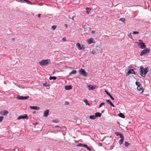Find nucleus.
Segmentation results:
<instances>
[{
  "mask_svg": "<svg viewBox=\"0 0 151 151\" xmlns=\"http://www.w3.org/2000/svg\"><path fill=\"white\" fill-rule=\"evenodd\" d=\"M52 122L55 123H58L59 122V121L58 119H56L53 120Z\"/></svg>",
  "mask_w": 151,
  "mask_h": 151,
  "instance_id": "30",
  "label": "nucleus"
},
{
  "mask_svg": "<svg viewBox=\"0 0 151 151\" xmlns=\"http://www.w3.org/2000/svg\"><path fill=\"white\" fill-rule=\"evenodd\" d=\"M85 148H86L89 151H91L90 148L88 147L87 145H86V146L85 147Z\"/></svg>",
  "mask_w": 151,
  "mask_h": 151,
  "instance_id": "31",
  "label": "nucleus"
},
{
  "mask_svg": "<svg viewBox=\"0 0 151 151\" xmlns=\"http://www.w3.org/2000/svg\"><path fill=\"white\" fill-rule=\"evenodd\" d=\"M29 108L32 109L39 110L40 108L39 107L37 106H30Z\"/></svg>",
  "mask_w": 151,
  "mask_h": 151,
  "instance_id": "10",
  "label": "nucleus"
},
{
  "mask_svg": "<svg viewBox=\"0 0 151 151\" xmlns=\"http://www.w3.org/2000/svg\"><path fill=\"white\" fill-rule=\"evenodd\" d=\"M49 110H47L44 112V116L45 117L47 116L49 114Z\"/></svg>",
  "mask_w": 151,
  "mask_h": 151,
  "instance_id": "11",
  "label": "nucleus"
},
{
  "mask_svg": "<svg viewBox=\"0 0 151 151\" xmlns=\"http://www.w3.org/2000/svg\"><path fill=\"white\" fill-rule=\"evenodd\" d=\"M91 9L89 7H86V12L87 14H89Z\"/></svg>",
  "mask_w": 151,
  "mask_h": 151,
  "instance_id": "20",
  "label": "nucleus"
},
{
  "mask_svg": "<svg viewBox=\"0 0 151 151\" xmlns=\"http://www.w3.org/2000/svg\"><path fill=\"white\" fill-rule=\"evenodd\" d=\"M115 134L116 136H117L119 135L120 134L119 133L117 132H115Z\"/></svg>",
  "mask_w": 151,
  "mask_h": 151,
  "instance_id": "40",
  "label": "nucleus"
},
{
  "mask_svg": "<svg viewBox=\"0 0 151 151\" xmlns=\"http://www.w3.org/2000/svg\"><path fill=\"white\" fill-rule=\"evenodd\" d=\"M28 119V118L27 115L26 114H24L23 115H22L19 116L17 118L18 119Z\"/></svg>",
  "mask_w": 151,
  "mask_h": 151,
  "instance_id": "6",
  "label": "nucleus"
},
{
  "mask_svg": "<svg viewBox=\"0 0 151 151\" xmlns=\"http://www.w3.org/2000/svg\"><path fill=\"white\" fill-rule=\"evenodd\" d=\"M135 84L137 86H141L140 83L139 82H138L137 81L136 82Z\"/></svg>",
  "mask_w": 151,
  "mask_h": 151,
  "instance_id": "28",
  "label": "nucleus"
},
{
  "mask_svg": "<svg viewBox=\"0 0 151 151\" xmlns=\"http://www.w3.org/2000/svg\"><path fill=\"white\" fill-rule=\"evenodd\" d=\"M50 63V60L48 59L46 60H43L39 63L41 66L47 65Z\"/></svg>",
  "mask_w": 151,
  "mask_h": 151,
  "instance_id": "2",
  "label": "nucleus"
},
{
  "mask_svg": "<svg viewBox=\"0 0 151 151\" xmlns=\"http://www.w3.org/2000/svg\"><path fill=\"white\" fill-rule=\"evenodd\" d=\"M76 45L78 49L79 50H81L84 49L83 46L79 43H77Z\"/></svg>",
  "mask_w": 151,
  "mask_h": 151,
  "instance_id": "7",
  "label": "nucleus"
},
{
  "mask_svg": "<svg viewBox=\"0 0 151 151\" xmlns=\"http://www.w3.org/2000/svg\"><path fill=\"white\" fill-rule=\"evenodd\" d=\"M125 146L126 147H128L129 145V143H128L127 142L125 141Z\"/></svg>",
  "mask_w": 151,
  "mask_h": 151,
  "instance_id": "29",
  "label": "nucleus"
},
{
  "mask_svg": "<svg viewBox=\"0 0 151 151\" xmlns=\"http://www.w3.org/2000/svg\"><path fill=\"white\" fill-rule=\"evenodd\" d=\"M62 40H63L64 41H65L66 40V39L64 37L62 39Z\"/></svg>",
  "mask_w": 151,
  "mask_h": 151,
  "instance_id": "44",
  "label": "nucleus"
},
{
  "mask_svg": "<svg viewBox=\"0 0 151 151\" xmlns=\"http://www.w3.org/2000/svg\"><path fill=\"white\" fill-rule=\"evenodd\" d=\"M120 20L122 21V22H123L124 23H125V20L124 18H120Z\"/></svg>",
  "mask_w": 151,
  "mask_h": 151,
  "instance_id": "32",
  "label": "nucleus"
},
{
  "mask_svg": "<svg viewBox=\"0 0 151 151\" xmlns=\"http://www.w3.org/2000/svg\"><path fill=\"white\" fill-rule=\"evenodd\" d=\"M130 73L135 74V72L133 69H131L129 70Z\"/></svg>",
  "mask_w": 151,
  "mask_h": 151,
  "instance_id": "26",
  "label": "nucleus"
},
{
  "mask_svg": "<svg viewBox=\"0 0 151 151\" xmlns=\"http://www.w3.org/2000/svg\"><path fill=\"white\" fill-rule=\"evenodd\" d=\"M72 89V86L71 85L65 86V89L66 90H69Z\"/></svg>",
  "mask_w": 151,
  "mask_h": 151,
  "instance_id": "12",
  "label": "nucleus"
},
{
  "mask_svg": "<svg viewBox=\"0 0 151 151\" xmlns=\"http://www.w3.org/2000/svg\"><path fill=\"white\" fill-rule=\"evenodd\" d=\"M56 77L55 76H50L49 79L50 80H55L56 79Z\"/></svg>",
  "mask_w": 151,
  "mask_h": 151,
  "instance_id": "23",
  "label": "nucleus"
},
{
  "mask_svg": "<svg viewBox=\"0 0 151 151\" xmlns=\"http://www.w3.org/2000/svg\"><path fill=\"white\" fill-rule=\"evenodd\" d=\"M137 89L139 91H141V93H142L143 91V88H142V87L141 86H137Z\"/></svg>",
  "mask_w": 151,
  "mask_h": 151,
  "instance_id": "15",
  "label": "nucleus"
},
{
  "mask_svg": "<svg viewBox=\"0 0 151 151\" xmlns=\"http://www.w3.org/2000/svg\"><path fill=\"white\" fill-rule=\"evenodd\" d=\"M86 41L88 44H90L93 42V39L92 38H90L89 39L87 40Z\"/></svg>",
  "mask_w": 151,
  "mask_h": 151,
  "instance_id": "13",
  "label": "nucleus"
},
{
  "mask_svg": "<svg viewBox=\"0 0 151 151\" xmlns=\"http://www.w3.org/2000/svg\"><path fill=\"white\" fill-rule=\"evenodd\" d=\"M79 72L80 74L85 77L87 76V73L84 69H83V68H81L79 70Z\"/></svg>",
  "mask_w": 151,
  "mask_h": 151,
  "instance_id": "4",
  "label": "nucleus"
},
{
  "mask_svg": "<svg viewBox=\"0 0 151 151\" xmlns=\"http://www.w3.org/2000/svg\"><path fill=\"white\" fill-rule=\"evenodd\" d=\"M106 101L109 103L112 107H114V105L109 100H106Z\"/></svg>",
  "mask_w": 151,
  "mask_h": 151,
  "instance_id": "17",
  "label": "nucleus"
},
{
  "mask_svg": "<svg viewBox=\"0 0 151 151\" xmlns=\"http://www.w3.org/2000/svg\"><path fill=\"white\" fill-rule=\"evenodd\" d=\"M74 16H73V17H72V20H73V21H74Z\"/></svg>",
  "mask_w": 151,
  "mask_h": 151,
  "instance_id": "46",
  "label": "nucleus"
},
{
  "mask_svg": "<svg viewBox=\"0 0 151 151\" xmlns=\"http://www.w3.org/2000/svg\"><path fill=\"white\" fill-rule=\"evenodd\" d=\"M86 145V144H82V143H79L77 146H78L82 147H85Z\"/></svg>",
  "mask_w": 151,
  "mask_h": 151,
  "instance_id": "19",
  "label": "nucleus"
},
{
  "mask_svg": "<svg viewBox=\"0 0 151 151\" xmlns=\"http://www.w3.org/2000/svg\"><path fill=\"white\" fill-rule=\"evenodd\" d=\"M8 112L6 110L2 111L0 112V114L3 115H6L8 114Z\"/></svg>",
  "mask_w": 151,
  "mask_h": 151,
  "instance_id": "14",
  "label": "nucleus"
},
{
  "mask_svg": "<svg viewBox=\"0 0 151 151\" xmlns=\"http://www.w3.org/2000/svg\"><path fill=\"white\" fill-rule=\"evenodd\" d=\"M150 50L146 48L141 51L140 54V55L142 56L146 55L147 53L150 52Z\"/></svg>",
  "mask_w": 151,
  "mask_h": 151,
  "instance_id": "3",
  "label": "nucleus"
},
{
  "mask_svg": "<svg viewBox=\"0 0 151 151\" xmlns=\"http://www.w3.org/2000/svg\"><path fill=\"white\" fill-rule=\"evenodd\" d=\"M129 37L131 38V39H132V35H131V33H130L128 35Z\"/></svg>",
  "mask_w": 151,
  "mask_h": 151,
  "instance_id": "38",
  "label": "nucleus"
},
{
  "mask_svg": "<svg viewBox=\"0 0 151 151\" xmlns=\"http://www.w3.org/2000/svg\"><path fill=\"white\" fill-rule=\"evenodd\" d=\"M4 117L2 116H0V122H1L3 120Z\"/></svg>",
  "mask_w": 151,
  "mask_h": 151,
  "instance_id": "39",
  "label": "nucleus"
},
{
  "mask_svg": "<svg viewBox=\"0 0 151 151\" xmlns=\"http://www.w3.org/2000/svg\"><path fill=\"white\" fill-rule=\"evenodd\" d=\"M119 135L121 139H124L123 136L122 134H120Z\"/></svg>",
  "mask_w": 151,
  "mask_h": 151,
  "instance_id": "41",
  "label": "nucleus"
},
{
  "mask_svg": "<svg viewBox=\"0 0 151 151\" xmlns=\"http://www.w3.org/2000/svg\"><path fill=\"white\" fill-rule=\"evenodd\" d=\"M40 16H41V14H39L38 15V16L39 18H40Z\"/></svg>",
  "mask_w": 151,
  "mask_h": 151,
  "instance_id": "45",
  "label": "nucleus"
},
{
  "mask_svg": "<svg viewBox=\"0 0 151 151\" xmlns=\"http://www.w3.org/2000/svg\"><path fill=\"white\" fill-rule=\"evenodd\" d=\"M130 72H129V71H128V72H127V74H126V76H128L129 75V74H130Z\"/></svg>",
  "mask_w": 151,
  "mask_h": 151,
  "instance_id": "43",
  "label": "nucleus"
},
{
  "mask_svg": "<svg viewBox=\"0 0 151 151\" xmlns=\"http://www.w3.org/2000/svg\"><path fill=\"white\" fill-rule=\"evenodd\" d=\"M105 104L104 103L102 102L101 103V104H100V105L99 106V108H100L101 107H102V105H104Z\"/></svg>",
  "mask_w": 151,
  "mask_h": 151,
  "instance_id": "35",
  "label": "nucleus"
},
{
  "mask_svg": "<svg viewBox=\"0 0 151 151\" xmlns=\"http://www.w3.org/2000/svg\"><path fill=\"white\" fill-rule=\"evenodd\" d=\"M91 53L94 55L96 53V51L95 50H93L91 52Z\"/></svg>",
  "mask_w": 151,
  "mask_h": 151,
  "instance_id": "37",
  "label": "nucleus"
},
{
  "mask_svg": "<svg viewBox=\"0 0 151 151\" xmlns=\"http://www.w3.org/2000/svg\"><path fill=\"white\" fill-rule=\"evenodd\" d=\"M124 141V139H121L119 141V143L120 144H122Z\"/></svg>",
  "mask_w": 151,
  "mask_h": 151,
  "instance_id": "27",
  "label": "nucleus"
},
{
  "mask_svg": "<svg viewBox=\"0 0 151 151\" xmlns=\"http://www.w3.org/2000/svg\"><path fill=\"white\" fill-rule=\"evenodd\" d=\"M137 45L141 49H143L146 47V45H145V43H139V44Z\"/></svg>",
  "mask_w": 151,
  "mask_h": 151,
  "instance_id": "5",
  "label": "nucleus"
},
{
  "mask_svg": "<svg viewBox=\"0 0 151 151\" xmlns=\"http://www.w3.org/2000/svg\"><path fill=\"white\" fill-rule=\"evenodd\" d=\"M119 116L122 118H124L125 117L124 115L122 113H119Z\"/></svg>",
  "mask_w": 151,
  "mask_h": 151,
  "instance_id": "21",
  "label": "nucleus"
},
{
  "mask_svg": "<svg viewBox=\"0 0 151 151\" xmlns=\"http://www.w3.org/2000/svg\"><path fill=\"white\" fill-rule=\"evenodd\" d=\"M94 32L93 31H92V33L94 34Z\"/></svg>",
  "mask_w": 151,
  "mask_h": 151,
  "instance_id": "47",
  "label": "nucleus"
},
{
  "mask_svg": "<svg viewBox=\"0 0 151 151\" xmlns=\"http://www.w3.org/2000/svg\"><path fill=\"white\" fill-rule=\"evenodd\" d=\"M77 71L76 70H74L71 71L70 73V75H71L72 74H75L76 73Z\"/></svg>",
  "mask_w": 151,
  "mask_h": 151,
  "instance_id": "25",
  "label": "nucleus"
},
{
  "mask_svg": "<svg viewBox=\"0 0 151 151\" xmlns=\"http://www.w3.org/2000/svg\"><path fill=\"white\" fill-rule=\"evenodd\" d=\"M95 116L96 117H100L101 116V114L98 112L95 113Z\"/></svg>",
  "mask_w": 151,
  "mask_h": 151,
  "instance_id": "18",
  "label": "nucleus"
},
{
  "mask_svg": "<svg viewBox=\"0 0 151 151\" xmlns=\"http://www.w3.org/2000/svg\"><path fill=\"white\" fill-rule=\"evenodd\" d=\"M57 27V26L56 25H53L52 27V29L53 30L55 29Z\"/></svg>",
  "mask_w": 151,
  "mask_h": 151,
  "instance_id": "34",
  "label": "nucleus"
},
{
  "mask_svg": "<svg viewBox=\"0 0 151 151\" xmlns=\"http://www.w3.org/2000/svg\"><path fill=\"white\" fill-rule=\"evenodd\" d=\"M12 40H13V41H14V38H12Z\"/></svg>",
  "mask_w": 151,
  "mask_h": 151,
  "instance_id": "48",
  "label": "nucleus"
},
{
  "mask_svg": "<svg viewBox=\"0 0 151 151\" xmlns=\"http://www.w3.org/2000/svg\"><path fill=\"white\" fill-rule=\"evenodd\" d=\"M105 92H106V93L108 95L110 98L113 100H114V98L106 90H105Z\"/></svg>",
  "mask_w": 151,
  "mask_h": 151,
  "instance_id": "16",
  "label": "nucleus"
},
{
  "mask_svg": "<svg viewBox=\"0 0 151 151\" xmlns=\"http://www.w3.org/2000/svg\"><path fill=\"white\" fill-rule=\"evenodd\" d=\"M83 101L86 103V105H88L89 106H90V104L88 102V100L87 99H85L83 100Z\"/></svg>",
  "mask_w": 151,
  "mask_h": 151,
  "instance_id": "24",
  "label": "nucleus"
},
{
  "mask_svg": "<svg viewBox=\"0 0 151 151\" xmlns=\"http://www.w3.org/2000/svg\"><path fill=\"white\" fill-rule=\"evenodd\" d=\"M89 118L91 119H96V117L95 115H91V116H90Z\"/></svg>",
  "mask_w": 151,
  "mask_h": 151,
  "instance_id": "22",
  "label": "nucleus"
},
{
  "mask_svg": "<svg viewBox=\"0 0 151 151\" xmlns=\"http://www.w3.org/2000/svg\"><path fill=\"white\" fill-rule=\"evenodd\" d=\"M149 70V69L148 68H146L144 69L143 67H140L139 68L140 74L142 76L145 77L146 74L147 73Z\"/></svg>",
  "mask_w": 151,
  "mask_h": 151,
  "instance_id": "1",
  "label": "nucleus"
},
{
  "mask_svg": "<svg viewBox=\"0 0 151 151\" xmlns=\"http://www.w3.org/2000/svg\"><path fill=\"white\" fill-rule=\"evenodd\" d=\"M27 1L28 2L27 3V4H32V3L30 1H28L27 0V1Z\"/></svg>",
  "mask_w": 151,
  "mask_h": 151,
  "instance_id": "42",
  "label": "nucleus"
},
{
  "mask_svg": "<svg viewBox=\"0 0 151 151\" xmlns=\"http://www.w3.org/2000/svg\"><path fill=\"white\" fill-rule=\"evenodd\" d=\"M139 43H144V42H143L142 40H139V42H137V44H139Z\"/></svg>",
  "mask_w": 151,
  "mask_h": 151,
  "instance_id": "33",
  "label": "nucleus"
},
{
  "mask_svg": "<svg viewBox=\"0 0 151 151\" xmlns=\"http://www.w3.org/2000/svg\"><path fill=\"white\" fill-rule=\"evenodd\" d=\"M88 89L89 90H93L96 88L95 86H93L92 85H90L87 86Z\"/></svg>",
  "mask_w": 151,
  "mask_h": 151,
  "instance_id": "9",
  "label": "nucleus"
},
{
  "mask_svg": "<svg viewBox=\"0 0 151 151\" xmlns=\"http://www.w3.org/2000/svg\"><path fill=\"white\" fill-rule=\"evenodd\" d=\"M43 85V86H46L45 84V83H44Z\"/></svg>",
  "mask_w": 151,
  "mask_h": 151,
  "instance_id": "49",
  "label": "nucleus"
},
{
  "mask_svg": "<svg viewBox=\"0 0 151 151\" xmlns=\"http://www.w3.org/2000/svg\"><path fill=\"white\" fill-rule=\"evenodd\" d=\"M139 33V32L137 31H134L132 33L134 35L138 34Z\"/></svg>",
  "mask_w": 151,
  "mask_h": 151,
  "instance_id": "36",
  "label": "nucleus"
},
{
  "mask_svg": "<svg viewBox=\"0 0 151 151\" xmlns=\"http://www.w3.org/2000/svg\"><path fill=\"white\" fill-rule=\"evenodd\" d=\"M29 98V96H20L17 98V99H18L20 100H25L27 99H28Z\"/></svg>",
  "mask_w": 151,
  "mask_h": 151,
  "instance_id": "8",
  "label": "nucleus"
}]
</instances>
